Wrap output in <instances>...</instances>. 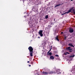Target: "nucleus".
<instances>
[{"instance_id": "nucleus-18", "label": "nucleus", "mask_w": 75, "mask_h": 75, "mask_svg": "<svg viewBox=\"0 0 75 75\" xmlns=\"http://www.w3.org/2000/svg\"><path fill=\"white\" fill-rule=\"evenodd\" d=\"M43 73L45 74H47V73L46 72H43Z\"/></svg>"}, {"instance_id": "nucleus-10", "label": "nucleus", "mask_w": 75, "mask_h": 75, "mask_svg": "<svg viewBox=\"0 0 75 75\" xmlns=\"http://www.w3.org/2000/svg\"><path fill=\"white\" fill-rule=\"evenodd\" d=\"M61 5V4H59L58 5H57L55 6L54 7L55 8H56L57 7H58V6H59Z\"/></svg>"}, {"instance_id": "nucleus-13", "label": "nucleus", "mask_w": 75, "mask_h": 75, "mask_svg": "<svg viewBox=\"0 0 75 75\" xmlns=\"http://www.w3.org/2000/svg\"><path fill=\"white\" fill-rule=\"evenodd\" d=\"M45 18L46 19H47V18H48V15L46 16H45Z\"/></svg>"}, {"instance_id": "nucleus-11", "label": "nucleus", "mask_w": 75, "mask_h": 75, "mask_svg": "<svg viewBox=\"0 0 75 75\" xmlns=\"http://www.w3.org/2000/svg\"><path fill=\"white\" fill-rule=\"evenodd\" d=\"M75 57V55L73 54V55H71V56H70V57Z\"/></svg>"}, {"instance_id": "nucleus-23", "label": "nucleus", "mask_w": 75, "mask_h": 75, "mask_svg": "<svg viewBox=\"0 0 75 75\" xmlns=\"http://www.w3.org/2000/svg\"><path fill=\"white\" fill-rule=\"evenodd\" d=\"M29 67H31V65H29Z\"/></svg>"}, {"instance_id": "nucleus-27", "label": "nucleus", "mask_w": 75, "mask_h": 75, "mask_svg": "<svg viewBox=\"0 0 75 75\" xmlns=\"http://www.w3.org/2000/svg\"><path fill=\"white\" fill-rule=\"evenodd\" d=\"M60 74H61V73H60Z\"/></svg>"}, {"instance_id": "nucleus-6", "label": "nucleus", "mask_w": 75, "mask_h": 75, "mask_svg": "<svg viewBox=\"0 0 75 75\" xmlns=\"http://www.w3.org/2000/svg\"><path fill=\"white\" fill-rule=\"evenodd\" d=\"M50 58L51 59H54V57L53 56H51L50 57Z\"/></svg>"}, {"instance_id": "nucleus-4", "label": "nucleus", "mask_w": 75, "mask_h": 75, "mask_svg": "<svg viewBox=\"0 0 75 75\" xmlns=\"http://www.w3.org/2000/svg\"><path fill=\"white\" fill-rule=\"evenodd\" d=\"M67 50H69V52H71L72 49V48L71 47H69L67 48Z\"/></svg>"}, {"instance_id": "nucleus-12", "label": "nucleus", "mask_w": 75, "mask_h": 75, "mask_svg": "<svg viewBox=\"0 0 75 75\" xmlns=\"http://www.w3.org/2000/svg\"><path fill=\"white\" fill-rule=\"evenodd\" d=\"M72 71H73V72H75V68L74 69L73 68L72 70Z\"/></svg>"}, {"instance_id": "nucleus-3", "label": "nucleus", "mask_w": 75, "mask_h": 75, "mask_svg": "<svg viewBox=\"0 0 75 75\" xmlns=\"http://www.w3.org/2000/svg\"><path fill=\"white\" fill-rule=\"evenodd\" d=\"M39 33L41 37H42V36H43V34H42V30H40L39 32Z\"/></svg>"}, {"instance_id": "nucleus-21", "label": "nucleus", "mask_w": 75, "mask_h": 75, "mask_svg": "<svg viewBox=\"0 0 75 75\" xmlns=\"http://www.w3.org/2000/svg\"><path fill=\"white\" fill-rule=\"evenodd\" d=\"M61 34H63V32H61Z\"/></svg>"}, {"instance_id": "nucleus-17", "label": "nucleus", "mask_w": 75, "mask_h": 75, "mask_svg": "<svg viewBox=\"0 0 75 75\" xmlns=\"http://www.w3.org/2000/svg\"><path fill=\"white\" fill-rule=\"evenodd\" d=\"M66 54H69V53L68 52H67L65 53V55H66Z\"/></svg>"}, {"instance_id": "nucleus-25", "label": "nucleus", "mask_w": 75, "mask_h": 75, "mask_svg": "<svg viewBox=\"0 0 75 75\" xmlns=\"http://www.w3.org/2000/svg\"><path fill=\"white\" fill-rule=\"evenodd\" d=\"M26 17V16H25V18Z\"/></svg>"}, {"instance_id": "nucleus-9", "label": "nucleus", "mask_w": 75, "mask_h": 75, "mask_svg": "<svg viewBox=\"0 0 75 75\" xmlns=\"http://www.w3.org/2000/svg\"><path fill=\"white\" fill-rule=\"evenodd\" d=\"M55 39L57 40L58 41H59V39H58V36L57 35V37L55 38Z\"/></svg>"}, {"instance_id": "nucleus-24", "label": "nucleus", "mask_w": 75, "mask_h": 75, "mask_svg": "<svg viewBox=\"0 0 75 75\" xmlns=\"http://www.w3.org/2000/svg\"><path fill=\"white\" fill-rule=\"evenodd\" d=\"M69 62H70V61H69V62H68V63H69Z\"/></svg>"}, {"instance_id": "nucleus-26", "label": "nucleus", "mask_w": 75, "mask_h": 75, "mask_svg": "<svg viewBox=\"0 0 75 75\" xmlns=\"http://www.w3.org/2000/svg\"><path fill=\"white\" fill-rule=\"evenodd\" d=\"M71 1H72V0H71Z\"/></svg>"}, {"instance_id": "nucleus-15", "label": "nucleus", "mask_w": 75, "mask_h": 75, "mask_svg": "<svg viewBox=\"0 0 75 75\" xmlns=\"http://www.w3.org/2000/svg\"><path fill=\"white\" fill-rule=\"evenodd\" d=\"M68 14V13H67V12H65V13H63V14H62V15H64V14Z\"/></svg>"}, {"instance_id": "nucleus-22", "label": "nucleus", "mask_w": 75, "mask_h": 75, "mask_svg": "<svg viewBox=\"0 0 75 75\" xmlns=\"http://www.w3.org/2000/svg\"><path fill=\"white\" fill-rule=\"evenodd\" d=\"M38 38H40V37H38Z\"/></svg>"}, {"instance_id": "nucleus-1", "label": "nucleus", "mask_w": 75, "mask_h": 75, "mask_svg": "<svg viewBox=\"0 0 75 75\" xmlns=\"http://www.w3.org/2000/svg\"><path fill=\"white\" fill-rule=\"evenodd\" d=\"M28 49L29 50L30 52H31L30 53V56H31V57H33V47H30Z\"/></svg>"}, {"instance_id": "nucleus-8", "label": "nucleus", "mask_w": 75, "mask_h": 75, "mask_svg": "<svg viewBox=\"0 0 75 75\" xmlns=\"http://www.w3.org/2000/svg\"><path fill=\"white\" fill-rule=\"evenodd\" d=\"M69 46H70V47H74V45H72V43H69Z\"/></svg>"}, {"instance_id": "nucleus-16", "label": "nucleus", "mask_w": 75, "mask_h": 75, "mask_svg": "<svg viewBox=\"0 0 75 75\" xmlns=\"http://www.w3.org/2000/svg\"><path fill=\"white\" fill-rule=\"evenodd\" d=\"M55 57H59V56H58V55H57V54H56L55 55Z\"/></svg>"}, {"instance_id": "nucleus-7", "label": "nucleus", "mask_w": 75, "mask_h": 75, "mask_svg": "<svg viewBox=\"0 0 75 75\" xmlns=\"http://www.w3.org/2000/svg\"><path fill=\"white\" fill-rule=\"evenodd\" d=\"M52 53L51 52H47V55L51 56L52 55Z\"/></svg>"}, {"instance_id": "nucleus-20", "label": "nucleus", "mask_w": 75, "mask_h": 75, "mask_svg": "<svg viewBox=\"0 0 75 75\" xmlns=\"http://www.w3.org/2000/svg\"><path fill=\"white\" fill-rule=\"evenodd\" d=\"M28 63H30V61H28L27 62Z\"/></svg>"}, {"instance_id": "nucleus-5", "label": "nucleus", "mask_w": 75, "mask_h": 75, "mask_svg": "<svg viewBox=\"0 0 75 75\" xmlns=\"http://www.w3.org/2000/svg\"><path fill=\"white\" fill-rule=\"evenodd\" d=\"M69 32L71 33H73V32H74V30L72 28H70L69 29Z\"/></svg>"}, {"instance_id": "nucleus-14", "label": "nucleus", "mask_w": 75, "mask_h": 75, "mask_svg": "<svg viewBox=\"0 0 75 75\" xmlns=\"http://www.w3.org/2000/svg\"><path fill=\"white\" fill-rule=\"evenodd\" d=\"M59 71H60V70H59V69H57V70L56 72H59Z\"/></svg>"}, {"instance_id": "nucleus-2", "label": "nucleus", "mask_w": 75, "mask_h": 75, "mask_svg": "<svg viewBox=\"0 0 75 75\" xmlns=\"http://www.w3.org/2000/svg\"><path fill=\"white\" fill-rule=\"evenodd\" d=\"M74 7L71 8L68 12H67V14H68L69 13H70L72 10V13L73 14H75V9H73Z\"/></svg>"}, {"instance_id": "nucleus-19", "label": "nucleus", "mask_w": 75, "mask_h": 75, "mask_svg": "<svg viewBox=\"0 0 75 75\" xmlns=\"http://www.w3.org/2000/svg\"><path fill=\"white\" fill-rule=\"evenodd\" d=\"M51 48L50 49V50L48 51V52H50L51 51Z\"/></svg>"}]
</instances>
